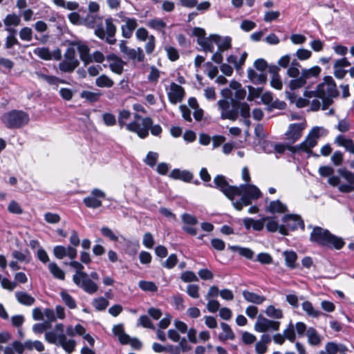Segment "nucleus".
<instances>
[{
    "label": "nucleus",
    "mask_w": 354,
    "mask_h": 354,
    "mask_svg": "<svg viewBox=\"0 0 354 354\" xmlns=\"http://www.w3.org/2000/svg\"><path fill=\"white\" fill-rule=\"evenodd\" d=\"M317 87L318 98L323 102V109H326L332 102L331 98L337 95L336 84L332 77L326 76L324 79V82L319 84Z\"/></svg>",
    "instance_id": "nucleus-6"
},
{
    "label": "nucleus",
    "mask_w": 354,
    "mask_h": 354,
    "mask_svg": "<svg viewBox=\"0 0 354 354\" xmlns=\"http://www.w3.org/2000/svg\"><path fill=\"white\" fill-rule=\"evenodd\" d=\"M248 77L254 84H264L266 81V76L263 73H257L252 68L248 70Z\"/></svg>",
    "instance_id": "nucleus-38"
},
{
    "label": "nucleus",
    "mask_w": 354,
    "mask_h": 354,
    "mask_svg": "<svg viewBox=\"0 0 354 354\" xmlns=\"http://www.w3.org/2000/svg\"><path fill=\"white\" fill-rule=\"evenodd\" d=\"M282 221L283 222V225L287 229V232L288 233V230H295L298 227H301V229H304V223L300 216L295 214H287L283 216Z\"/></svg>",
    "instance_id": "nucleus-18"
},
{
    "label": "nucleus",
    "mask_w": 354,
    "mask_h": 354,
    "mask_svg": "<svg viewBox=\"0 0 354 354\" xmlns=\"http://www.w3.org/2000/svg\"><path fill=\"white\" fill-rule=\"evenodd\" d=\"M48 269L53 277L59 280L65 279L64 272L57 266L55 262H50L48 266Z\"/></svg>",
    "instance_id": "nucleus-43"
},
{
    "label": "nucleus",
    "mask_w": 354,
    "mask_h": 354,
    "mask_svg": "<svg viewBox=\"0 0 354 354\" xmlns=\"http://www.w3.org/2000/svg\"><path fill=\"white\" fill-rule=\"evenodd\" d=\"M270 85L272 88L281 90L283 87V83L281 82V77L278 73L273 74L272 79L270 80Z\"/></svg>",
    "instance_id": "nucleus-60"
},
{
    "label": "nucleus",
    "mask_w": 354,
    "mask_h": 354,
    "mask_svg": "<svg viewBox=\"0 0 354 354\" xmlns=\"http://www.w3.org/2000/svg\"><path fill=\"white\" fill-rule=\"evenodd\" d=\"M300 67L301 65L297 60L294 59L287 69V75L292 78L288 84L291 90L302 88L311 79L319 77L322 72V68L319 66H314L309 68H302L301 72L299 71Z\"/></svg>",
    "instance_id": "nucleus-2"
},
{
    "label": "nucleus",
    "mask_w": 354,
    "mask_h": 354,
    "mask_svg": "<svg viewBox=\"0 0 354 354\" xmlns=\"http://www.w3.org/2000/svg\"><path fill=\"white\" fill-rule=\"evenodd\" d=\"M287 206L279 200L271 201L266 209L267 212H270L272 214H281L287 212Z\"/></svg>",
    "instance_id": "nucleus-30"
},
{
    "label": "nucleus",
    "mask_w": 354,
    "mask_h": 354,
    "mask_svg": "<svg viewBox=\"0 0 354 354\" xmlns=\"http://www.w3.org/2000/svg\"><path fill=\"white\" fill-rule=\"evenodd\" d=\"M295 55L299 60H307L310 58L312 53L308 49L300 48L297 50Z\"/></svg>",
    "instance_id": "nucleus-64"
},
{
    "label": "nucleus",
    "mask_w": 354,
    "mask_h": 354,
    "mask_svg": "<svg viewBox=\"0 0 354 354\" xmlns=\"http://www.w3.org/2000/svg\"><path fill=\"white\" fill-rule=\"evenodd\" d=\"M214 38L216 39L215 41V44L217 46L218 50L223 52L224 50L231 48V47H232L231 37H222L216 35V37H214Z\"/></svg>",
    "instance_id": "nucleus-32"
},
{
    "label": "nucleus",
    "mask_w": 354,
    "mask_h": 354,
    "mask_svg": "<svg viewBox=\"0 0 354 354\" xmlns=\"http://www.w3.org/2000/svg\"><path fill=\"white\" fill-rule=\"evenodd\" d=\"M19 37L21 40L30 41L32 39V30L29 27H24L19 31Z\"/></svg>",
    "instance_id": "nucleus-54"
},
{
    "label": "nucleus",
    "mask_w": 354,
    "mask_h": 354,
    "mask_svg": "<svg viewBox=\"0 0 354 354\" xmlns=\"http://www.w3.org/2000/svg\"><path fill=\"white\" fill-rule=\"evenodd\" d=\"M227 99L223 97V99L219 100L217 102L222 119L234 121L238 118L239 113L245 119H248L250 117V106L247 103L233 102L232 100L231 102H230Z\"/></svg>",
    "instance_id": "nucleus-3"
},
{
    "label": "nucleus",
    "mask_w": 354,
    "mask_h": 354,
    "mask_svg": "<svg viewBox=\"0 0 354 354\" xmlns=\"http://www.w3.org/2000/svg\"><path fill=\"white\" fill-rule=\"evenodd\" d=\"M180 279L185 283L195 282L198 281V277L192 271H185L180 275Z\"/></svg>",
    "instance_id": "nucleus-55"
},
{
    "label": "nucleus",
    "mask_w": 354,
    "mask_h": 354,
    "mask_svg": "<svg viewBox=\"0 0 354 354\" xmlns=\"http://www.w3.org/2000/svg\"><path fill=\"white\" fill-rule=\"evenodd\" d=\"M335 143L339 147H344L350 153H354V142L351 139L339 135L335 138Z\"/></svg>",
    "instance_id": "nucleus-29"
},
{
    "label": "nucleus",
    "mask_w": 354,
    "mask_h": 354,
    "mask_svg": "<svg viewBox=\"0 0 354 354\" xmlns=\"http://www.w3.org/2000/svg\"><path fill=\"white\" fill-rule=\"evenodd\" d=\"M33 53L37 57L44 60L48 61L53 59L52 53H50L49 48L46 47L36 48L33 50Z\"/></svg>",
    "instance_id": "nucleus-45"
},
{
    "label": "nucleus",
    "mask_w": 354,
    "mask_h": 354,
    "mask_svg": "<svg viewBox=\"0 0 354 354\" xmlns=\"http://www.w3.org/2000/svg\"><path fill=\"white\" fill-rule=\"evenodd\" d=\"M167 95L169 102L171 104H176L183 100L185 95V91L181 86L175 82H171L167 92Z\"/></svg>",
    "instance_id": "nucleus-17"
},
{
    "label": "nucleus",
    "mask_w": 354,
    "mask_h": 354,
    "mask_svg": "<svg viewBox=\"0 0 354 354\" xmlns=\"http://www.w3.org/2000/svg\"><path fill=\"white\" fill-rule=\"evenodd\" d=\"M306 335L308 339V343L310 346H318L321 344L322 337L319 335V333L314 328H308L307 329Z\"/></svg>",
    "instance_id": "nucleus-28"
},
{
    "label": "nucleus",
    "mask_w": 354,
    "mask_h": 354,
    "mask_svg": "<svg viewBox=\"0 0 354 354\" xmlns=\"http://www.w3.org/2000/svg\"><path fill=\"white\" fill-rule=\"evenodd\" d=\"M283 255L285 258L286 265L291 268L294 269L297 267V263H296L297 255L296 252L294 251H284Z\"/></svg>",
    "instance_id": "nucleus-37"
},
{
    "label": "nucleus",
    "mask_w": 354,
    "mask_h": 354,
    "mask_svg": "<svg viewBox=\"0 0 354 354\" xmlns=\"http://www.w3.org/2000/svg\"><path fill=\"white\" fill-rule=\"evenodd\" d=\"M322 130V128L314 127L301 143L293 147L295 151H302L311 154L312 149L317 145V140L321 136Z\"/></svg>",
    "instance_id": "nucleus-10"
},
{
    "label": "nucleus",
    "mask_w": 354,
    "mask_h": 354,
    "mask_svg": "<svg viewBox=\"0 0 354 354\" xmlns=\"http://www.w3.org/2000/svg\"><path fill=\"white\" fill-rule=\"evenodd\" d=\"M243 297L244 299L250 303H252L257 305H259L263 304L266 298L263 295H258L253 292H250L248 290H243L242 292Z\"/></svg>",
    "instance_id": "nucleus-26"
},
{
    "label": "nucleus",
    "mask_w": 354,
    "mask_h": 354,
    "mask_svg": "<svg viewBox=\"0 0 354 354\" xmlns=\"http://www.w3.org/2000/svg\"><path fill=\"white\" fill-rule=\"evenodd\" d=\"M301 307L306 314L312 317H318L322 313L319 310L315 309L313 304L308 301L303 302Z\"/></svg>",
    "instance_id": "nucleus-47"
},
{
    "label": "nucleus",
    "mask_w": 354,
    "mask_h": 354,
    "mask_svg": "<svg viewBox=\"0 0 354 354\" xmlns=\"http://www.w3.org/2000/svg\"><path fill=\"white\" fill-rule=\"evenodd\" d=\"M243 224L246 229L252 227L256 231H261L264 226V218L261 220H254L251 218L243 219Z\"/></svg>",
    "instance_id": "nucleus-34"
},
{
    "label": "nucleus",
    "mask_w": 354,
    "mask_h": 354,
    "mask_svg": "<svg viewBox=\"0 0 354 354\" xmlns=\"http://www.w3.org/2000/svg\"><path fill=\"white\" fill-rule=\"evenodd\" d=\"M221 327L223 330V333L219 335V339L221 340H226V339H234L235 338V335L232 330L231 329L230 326L224 322H222L221 324Z\"/></svg>",
    "instance_id": "nucleus-41"
},
{
    "label": "nucleus",
    "mask_w": 354,
    "mask_h": 354,
    "mask_svg": "<svg viewBox=\"0 0 354 354\" xmlns=\"http://www.w3.org/2000/svg\"><path fill=\"white\" fill-rule=\"evenodd\" d=\"M8 211L11 214H21L23 209L20 205L15 201H12L8 205Z\"/></svg>",
    "instance_id": "nucleus-56"
},
{
    "label": "nucleus",
    "mask_w": 354,
    "mask_h": 354,
    "mask_svg": "<svg viewBox=\"0 0 354 354\" xmlns=\"http://www.w3.org/2000/svg\"><path fill=\"white\" fill-rule=\"evenodd\" d=\"M181 218L185 225H195L198 223L197 218L193 215L185 213L182 214Z\"/></svg>",
    "instance_id": "nucleus-61"
},
{
    "label": "nucleus",
    "mask_w": 354,
    "mask_h": 354,
    "mask_svg": "<svg viewBox=\"0 0 354 354\" xmlns=\"http://www.w3.org/2000/svg\"><path fill=\"white\" fill-rule=\"evenodd\" d=\"M15 296L20 304L26 306H31L35 301L30 295L22 291L16 292Z\"/></svg>",
    "instance_id": "nucleus-40"
},
{
    "label": "nucleus",
    "mask_w": 354,
    "mask_h": 354,
    "mask_svg": "<svg viewBox=\"0 0 354 354\" xmlns=\"http://www.w3.org/2000/svg\"><path fill=\"white\" fill-rule=\"evenodd\" d=\"M112 330H113V333H114V335L118 336L120 342L122 344H126L128 339H129V335L124 333L122 325V324L115 325L113 327Z\"/></svg>",
    "instance_id": "nucleus-39"
},
{
    "label": "nucleus",
    "mask_w": 354,
    "mask_h": 354,
    "mask_svg": "<svg viewBox=\"0 0 354 354\" xmlns=\"http://www.w3.org/2000/svg\"><path fill=\"white\" fill-rule=\"evenodd\" d=\"M214 37H216V35H210L206 38L197 39L198 44L201 46L203 51L209 53L214 51L215 41L216 40Z\"/></svg>",
    "instance_id": "nucleus-24"
},
{
    "label": "nucleus",
    "mask_w": 354,
    "mask_h": 354,
    "mask_svg": "<svg viewBox=\"0 0 354 354\" xmlns=\"http://www.w3.org/2000/svg\"><path fill=\"white\" fill-rule=\"evenodd\" d=\"M44 219L48 223L55 224L60 221L61 218L57 214L46 212L44 214Z\"/></svg>",
    "instance_id": "nucleus-63"
},
{
    "label": "nucleus",
    "mask_w": 354,
    "mask_h": 354,
    "mask_svg": "<svg viewBox=\"0 0 354 354\" xmlns=\"http://www.w3.org/2000/svg\"><path fill=\"white\" fill-rule=\"evenodd\" d=\"M64 331V324H57L55 326L54 331L45 333V339L50 344L61 346L68 353H71L75 350L76 342L74 339H68Z\"/></svg>",
    "instance_id": "nucleus-4"
},
{
    "label": "nucleus",
    "mask_w": 354,
    "mask_h": 354,
    "mask_svg": "<svg viewBox=\"0 0 354 354\" xmlns=\"http://www.w3.org/2000/svg\"><path fill=\"white\" fill-rule=\"evenodd\" d=\"M230 250L237 252L239 254L248 259H252L254 256V252L252 250L248 248H242L237 245L229 246Z\"/></svg>",
    "instance_id": "nucleus-46"
},
{
    "label": "nucleus",
    "mask_w": 354,
    "mask_h": 354,
    "mask_svg": "<svg viewBox=\"0 0 354 354\" xmlns=\"http://www.w3.org/2000/svg\"><path fill=\"white\" fill-rule=\"evenodd\" d=\"M153 124V121L150 118H142L138 114H135L134 120L126 125L127 129L131 132H135L141 138H145L149 134V127Z\"/></svg>",
    "instance_id": "nucleus-7"
},
{
    "label": "nucleus",
    "mask_w": 354,
    "mask_h": 354,
    "mask_svg": "<svg viewBox=\"0 0 354 354\" xmlns=\"http://www.w3.org/2000/svg\"><path fill=\"white\" fill-rule=\"evenodd\" d=\"M310 241L317 244L336 250L341 249L344 245V241L330 233L327 230L320 227H315L310 233Z\"/></svg>",
    "instance_id": "nucleus-5"
},
{
    "label": "nucleus",
    "mask_w": 354,
    "mask_h": 354,
    "mask_svg": "<svg viewBox=\"0 0 354 354\" xmlns=\"http://www.w3.org/2000/svg\"><path fill=\"white\" fill-rule=\"evenodd\" d=\"M187 293L191 297L197 299L199 297V286L196 284H190L187 286Z\"/></svg>",
    "instance_id": "nucleus-59"
},
{
    "label": "nucleus",
    "mask_w": 354,
    "mask_h": 354,
    "mask_svg": "<svg viewBox=\"0 0 354 354\" xmlns=\"http://www.w3.org/2000/svg\"><path fill=\"white\" fill-rule=\"evenodd\" d=\"M25 346L26 348L28 351H32L33 349H35L38 352H41L44 351L45 347L43 343L40 341L35 340V341H31V340H27L25 342Z\"/></svg>",
    "instance_id": "nucleus-49"
},
{
    "label": "nucleus",
    "mask_w": 354,
    "mask_h": 354,
    "mask_svg": "<svg viewBox=\"0 0 354 354\" xmlns=\"http://www.w3.org/2000/svg\"><path fill=\"white\" fill-rule=\"evenodd\" d=\"M147 25L151 28L161 31L162 34H165L164 28L166 27V24L161 19L155 18L151 19L148 21Z\"/></svg>",
    "instance_id": "nucleus-48"
},
{
    "label": "nucleus",
    "mask_w": 354,
    "mask_h": 354,
    "mask_svg": "<svg viewBox=\"0 0 354 354\" xmlns=\"http://www.w3.org/2000/svg\"><path fill=\"white\" fill-rule=\"evenodd\" d=\"M106 59L112 72L118 75L122 73L125 62L120 57L115 54H110L106 56Z\"/></svg>",
    "instance_id": "nucleus-19"
},
{
    "label": "nucleus",
    "mask_w": 354,
    "mask_h": 354,
    "mask_svg": "<svg viewBox=\"0 0 354 354\" xmlns=\"http://www.w3.org/2000/svg\"><path fill=\"white\" fill-rule=\"evenodd\" d=\"M221 94L225 98L233 97L232 98L233 102H239L245 97L246 91L239 82L232 81L230 83V88L223 89Z\"/></svg>",
    "instance_id": "nucleus-13"
},
{
    "label": "nucleus",
    "mask_w": 354,
    "mask_h": 354,
    "mask_svg": "<svg viewBox=\"0 0 354 354\" xmlns=\"http://www.w3.org/2000/svg\"><path fill=\"white\" fill-rule=\"evenodd\" d=\"M305 128L306 124L304 122L290 124L285 133L286 140L290 144L295 143L301 137Z\"/></svg>",
    "instance_id": "nucleus-16"
},
{
    "label": "nucleus",
    "mask_w": 354,
    "mask_h": 354,
    "mask_svg": "<svg viewBox=\"0 0 354 354\" xmlns=\"http://www.w3.org/2000/svg\"><path fill=\"white\" fill-rule=\"evenodd\" d=\"M214 183L215 187L232 201L234 207L239 211L250 205L253 200L258 199L261 196V192L256 186L250 184L241 185L239 187L231 186L222 175L216 176Z\"/></svg>",
    "instance_id": "nucleus-1"
},
{
    "label": "nucleus",
    "mask_w": 354,
    "mask_h": 354,
    "mask_svg": "<svg viewBox=\"0 0 354 354\" xmlns=\"http://www.w3.org/2000/svg\"><path fill=\"white\" fill-rule=\"evenodd\" d=\"M102 93L100 92H93L90 91H83L80 93V97L83 99H85L86 101L93 103L97 102Z\"/></svg>",
    "instance_id": "nucleus-44"
},
{
    "label": "nucleus",
    "mask_w": 354,
    "mask_h": 354,
    "mask_svg": "<svg viewBox=\"0 0 354 354\" xmlns=\"http://www.w3.org/2000/svg\"><path fill=\"white\" fill-rule=\"evenodd\" d=\"M125 24L121 26L122 35L124 37L129 39L131 37L133 30L136 28L137 20L134 18H125Z\"/></svg>",
    "instance_id": "nucleus-23"
},
{
    "label": "nucleus",
    "mask_w": 354,
    "mask_h": 354,
    "mask_svg": "<svg viewBox=\"0 0 354 354\" xmlns=\"http://www.w3.org/2000/svg\"><path fill=\"white\" fill-rule=\"evenodd\" d=\"M93 307L99 311L104 310L109 305V301L103 297L95 298L93 300Z\"/></svg>",
    "instance_id": "nucleus-51"
},
{
    "label": "nucleus",
    "mask_w": 354,
    "mask_h": 354,
    "mask_svg": "<svg viewBox=\"0 0 354 354\" xmlns=\"http://www.w3.org/2000/svg\"><path fill=\"white\" fill-rule=\"evenodd\" d=\"M60 297L64 303L71 309H75L77 307L75 299L65 290L60 292Z\"/></svg>",
    "instance_id": "nucleus-50"
},
{
    "label": "nucleus",
    "mask_w": 354,
    "mask_h": 354,
    "mask_svg": "<svg viewBox=\"0 0 354 354\" xmlns=\"http://www.w3.org/2000/svg\"><path fill=\"white\" fill-rule=\"evenodd\" d=\"M249 95L248 96V100H252L254 98L259 97L262 93L261 88H254L252 86H248Z\"/></svg>",
    "instance_id": "nucleus-62"
},
{
    "label": "nucleus",
    "mask_w": 354,
    "mask_h": 354,
    "mask_svg": "<svg viewBox=\"0 0 354 354\" xmlns=\"http://www.w3.org/2000/svg\"><path fill=\"white\" fill-rule=\"evenodd\" d=\"M124 56L134 64L136 62H142L145 59V53L140 47L136 49L131 48Z\"/></svg>",
    "instance_id": "nucleus-25"
},
{
    "label": "nucleus",
    "mask_w": 354,
    "mask_h": 354,
    "mask_svg": "<svg viewBox=\"0 0 354 354\" xmlns=\"http://www.w3.org/2000/svg\"><path fill=\"white\" fill-rule=\"evenodd\" d=\"M113 84V81L104 74L100 75L95 79V85L100 88H111Z\"/></svg>",
    "instance_id": "nucleus-42"
},
{
    "label": "nucleus",
    "mask_w": 354,
    "mask_h": 354,
    "mask_svg": "<svg viewBox=\"0 0 354 354\" xmlns=\"http://www.w3.org/2000/svg\"><path fill=\"white\" fill-rule=\"evenodd\" d=\"M102 17L97 15L88 14L84 18H82V25L89 28L96 27L94 33L100 39H105V31L102 26Z\"/></svg>",
    "instance_id": "nucleus-12"
},
{
    "label": "nucleus",
    "mask_w": 354,
    "mask_h": 354,
    "mask_svg": "<svg viewBox=\"0 0 354 354\" xmlns=\"http://www.w3.org/2000/svg\"><path fill=\"white\" fill-rule=\"evenodd\" d=\"M281 322L270 319L259 315L254 324V328L257 332L266 333L268 331H277L280 328Z\"/></svg>",
    "instance_id": "nucleus-14"
},
{
    "label": "nucleus",
    "mask_w": 354,
    "mask_h": 354,
    "mask_svg": "<svg viewBox=\"0 0 354 354\" xmlns=\"http://www.w3.org/2000/svg\"><path fill=\"white\" fill-rule=\"evenodd\" d=\"M178 259L175 254H170L168 258L162 263V266L167 268H173L177 263Z\"/></svg>",
    "instance_id": "nucleus-57"
},
{
    "label": "nucleus",
    "mask_w": 354,
    "mask_h": 354,
    "mask_svg": "<svg viewBox=\"0 0 354 354\" xmlns=\"http://www.w3.org/2000/svg\"><path fill=\"white\" fill-rule=\"evenodd\" d=\"M76 46L75 49L79 52L80 59L85 64L91 62V58L89 55V48L86 44L81 42H76L74 43L72 46Z\"/></svg>",
    "instance_id": "nucleus-27"
},
{
    "label": "nucleus",
    "mask_w": 354,
    "mask_h": 354,
    "mask_svg": "<svg viewBox=\"0 0 354 354\" xmlns=\"http://www.w3.org/2000/svg\"><path fill=\"white\" fill-rule=\"evenodd\" d=\"M35 77L40 80L46 82L50 85L57 86L59 83H65V82L55 76L46 75L41 71H36L35 73Z\"/></svg>",
    "instance_id": "nucleus-31"
},
{
    "label": "nucleus",
    "mask_w": 354,
    "mask_h": 354,
    "mask_svg": "<svg viewBox=\"0 0 354 354\" xmlns=\"http://www.w3.org/2000/svg\"><path fill=\"white\" fill-rule=\"evenodd\" d=\"M341 176L346 181V183H341L339 190L342 192H350L354 190V174L346 170L339 171Z\"/></svg>",
    "instance_id": "nucleus-20"
},
{
    "label": "nucleus",
    "mask_w": 354,
    "mask_h": 354,
    "mask_svg": "<svg viewBox=\"0 0 354 354\" xmlns=\"http://www.w3.org/2000/svg\"><path fill=\"white\" fill-rule=\"evenodd\" d=\"M264 313L268 317L273 319H280L283 317V310L280 308H276L273 305L268 306L265 310Z\"/></svg>",
    "instance_id": "nucleus-36"
},
{
    "label": "nucleus",
    "mask_w": 354,
    "mask_h": 354,
    "mask_svg": "<svg viewBox=\"0 0 354 354\" xmlns=\"http://www.w3.org/2000/svg\"><path fill=\"white\" fill-rule=\"evenodd\" d=\"M169 176L174 179H180L185 182H189L193 178V175L190 172L178 169L172 170Z\"/></svg>",
    "instance_id": "nucleus-35"
},
{
    "label": "nucleus",
    "mask_w": 354,
    "mask_h": 354,
    "mask_svg": "<svg viewBox=\"0 0 354 354\" xmlns=\"http://www.w3.org/2000/svg\"><path fill=\"white\" fill-rule=\"evenodd\" d=\"M106 24V32H105V38L106 41L109 44H115L116 42V39L115 38V35L117 31L116 26L113 24V19L107 18L105 20Z\"/></svg>",
    "instance_id": "nucleus-22"
},
{
    "label": "nucleus",
    "mask_w": 354,
    "mask_h": 354,
    "mask_svg": "<svg viewBox=\"0 0 354 354\" xmlns=\"http://www.w3.org/2000/svg\"><path fill=\"white\" fill-rule=\"evenodd\" d=\"M73 281L76 286L88 294L93 295L98 290L97 284L89 278L86 272H80L77 274H73Z\"/></svg>",
    "instance_id": "nucleus-11"
},
{
    "label": "nucleus",
    "mask_w": 354,
    "mask_h": 354,
    "mask_svg": "<svg viewBox=\"0 0 354 354\" xmlns=\"http://www.w3.org/2000/svg\"><path fill=\"white\" fill-rule=\"evenodd\" d=\"M158 158V154L157 153L149 151L145 159V162L149 166L153 167L156 164Z\"/></svg>",
    "instance_id": "nucleus-58"
},
{
    "label": "nucleus",
    "mask_w": 354,
    "mask_h": 354,
    "mask_svg": "<svg viewBox=\"0 0 354 354\" xmlns=\"http://www.w3.org/2000/svg\"><path fill=\"white\" fill-rule=\"evenodd\" d=\"M80 62L76 57V49L69 46L64 54V59L59 63V69L63 73H72L79 66Z\"/></svg>",
    "instance_id": "nucleus-8"
},
{
    "label": "nucleus",
    "mask_w": 354,
    "mask_h": 354,
    "mask_svg": "<svg viewBox=\"0 0 354 354\" xmlns=\"http://www.w3.org/2000/svg\"><path fill=\"white\" fill-rule=\"evenodd\" d=\"M106 194L104 192L95 188L91 192L89 196L83 199V203L88 208L97 209L102 206V199L104 198Z\"/></svg>",
    "instance_id": "nucleus-15"
},
{
    "label": "nucleus",
    "mask_w": 354,
    "mask_h": 354,
    "mask_svg": "<svg viewBox=\"0 0 354 354\" xmlns=\"http://www.w3.org/2000/svg\"><path fill=\"white\" fill-rule=\"evenodd\" d=\"M138 286L144 291L156 292L158 290L157 286L152 281H140Z\"/></svg>",
    "instance_id": "nucleus-53"
},
{
    "label": "nucleus",
    "mask_w": 354,
    "mask_h": 354,
    "mask_svg": "<svg viewBox=\"0 0 354 354\" xmlns=\"http://www.w3.org/2000/svg\"><path fill=\"white\" fill-rule=\"evenodd\" d=\"M283 335L285 338L290 342H294L296 339V333L293 324L290 322L288 326L283 330Z\"/></svg>",
    "instance_id": "nucleus-52"
},
{
    "label": "nucleus",
    "mask_w": 354,
    "mask_h": 354,
    "mask_svg": "<svg viewBox=\"0 0 354 354\" xmlns=\"http://www.w3.org/2000/svg\"><path fill=\"white\" fill-rule=\"evenodd\" d=\"M4 24L6 26V30L8 32H16V30L12 28V26H17L20 24V18L17 15L13 14V15H8L4 19Z\"/></svg>",
    "instance_id": "nucleus-33"
},
{
    "label": "nucleus",
    "mask_w": 354,
    "mask_h": 354,
    "mask_svg": "<svg viewBox=\"0 0 354 354\" xmlns=\"http://www.w3.org/2000/svg\"><path fill=\"white\" fill-rule=\"evenodd\" d=\"M4 123L8 128H20L28 124V115L22 111L13 110L4 115Z\"/></svg>",
    "instance_id": "nucleus-9"
},
{
    "label": "nucleus",
    "mask_w": 354,
    "mask_h": 354,
    "mask_svg": "<svg viewBox=\"0 0 354 354\" xmlns=\"http://www.w3.org/2000/svg\"><path fill=\"white\" fill-rule=\"evenodd\" d=\"M266 229L271 232L279 231L282 235H288L287 229L284 225H279L276 217H264V224Z\"/></svg>",
    "instance_id": "nucleus-21"
}]
</instances>
